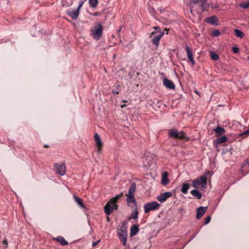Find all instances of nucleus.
Returning a JSON list of instances; mask_svg holds the SVG:
<instances>
[{
	"mask_svg": "<svg viewBox=\"0 0 249 249\" xmlns=\"http://www.w3.org/2000/svg\"><path fill=\"white\" fill-rule=\"evenodd\" d=\"M122 196L123 193H121L120 194L111 198L107 203L104 207L105 212L107 215H110L114 209H117L118 205L116 204V203L121 198Z\"/></svg>",
	"mask_w": 249,
	"mask_h": 249,
	"instance_id": "nucleus-1",
	"label": "nucleus"
},
{
	"mask_svg": "<svg viewBox=\"0 0 249 249\" xmlns=\"http://www.w3.org/2000/svg\"><path fill=\"white\" fill-rule=\"evenodd\" d=\"M118 237L124 246L126 245L127 239V228L124 225H123L117 231Z\"/></svg>",
	"mask_w": 249,
	"mask_h": 249,
	"instance_id": "nucleus-2",
	"label": "nucleus"
},
{
	"mask_svg": "<svg viewBox=\"0 0 249 249\" xmlns=\"http://www.w3.org/2000/svg\"><path fill=\"white\" fill-rule=\"evenodd\" d=\"M103 34V27L101 23L94 26L90 29V36L96 40H99Z\"/></svg>",
	"mask_w": 249,
	"mask_h": 249,
	"instance_id": "nucleus-3",
	"label": "nucleus"
},
{
	"mask_svg": "<svg viewBox=\"0 0 249 249\" xmlns=\"http://www.w3.org/2000/svg\"><path fill=\"white\" fill-rule=\"evenodd\" d=\"M199 185L205 188L207 186V178L205 176H201L199 178L194 179L192 181V186L197 188Z\"/></svg>",
	"mask_w": 249,
	"mask_h": 249,
	"instance_id": "nucleus-4",
	"label": "nucleus"
},
{
	"mask_svg": "<svg viewBox=\"0 0 249 249\" xmlns=\"http://www.w3.org/2000/svg\"><path fill=\"white\" fill-rule=\"evenodd\" d=\"M160 204L157 202L152 201L145 203L143 206L145 213H148L150 211L158 210Z\"/></svg>",
	"mask_w": 249,
	"mask_h": 249,
	"instance_id": "nucleus-5",
	"label": "nucleus"
},
{
	"mask_svg": "<svg viewBox=\"0 0 249 249\" xmlns=\"http://www.w3.org/2000/svg\"><path fill=\"white\" fill-rule=\"evenodd\" d=\"M83 3L84 2L83 1H80L78 7L76 9L73 11L69 10L67 11V14L69 17H70L72 19H76L79 14V10L81 7L82 6Z\"/></svg>",
	"mask_w": 249,
	"mask_h": 249,
	"instance_id": "nucleus-6",
	"label": "nucleus"
},
{
	"mask_svg": "<svg viewBox=\"0 0 249 249\" xmlns=\"http://www.w3.org/2000/svg\"><path fill=\"white\" fill-rule=\"evenodd\" d=\"M169 136L173 138H178L180 139H185L186 136L183 131L178 132L176 129H171L169 131Z\"/></svg>",
	"mask_w": 249,
	"mask_h": 249,
	"instance_id": "nucleus-7",
	"label": "nucleus"
},
{
	"mask_svg": "<svg viewBox=\"0 0 249 249\" xmlns=\"http://www.w3.org/2000/svg\"><path fill=\"white\" fill-rule=\"evenodd\" d=\"M54 168L57 173L61 176H63L66 173L65 165L63 163H55L54 164Z\"/></svg>",
	"mask_w": 249,
	"mask_h": 249,
	"instance_id": "nucleus-8",
	"label": "nucleus"
},
{
	"mask_svg": "<svg viewBox=\"0 0 249 249\" xmlns=\"http://www.w3.org/2000/svg\"><path fill=\"white\" fill-rule=\"evenodd\" d=\"M171 192H167L160 194L157 196V199L159 201L162 203L165 201L168 198L172 196Z\"/></svg>",
	"mask_w": 249,
	"mask_h": 249,
	"instance_id": "nucleus-9",
	"label": "nucleus"
},
{
	"mask_svg": "<svg viewBox=\"0 0 249 249\" xmlns=\"http://www.w3.org/2000/svg\"><path fill=\"white\" fill-rule=\"evenodd\" d=\"M94 139L96 146L97 147V152L98 154H100L102 152L101 148L102 147L103 143L99 135L98 134L96 133L95 134Z\"/></svg>",
	"mask_w": 249,
	"mask_h": 249,
	"instance_id": "nucleus-10",
	"label": "nucleus"
},
{
	"mask_svg": "<svg viewBox=\"0 0 249 249\" xmlns=\"http://www.w3.org/2000/svg\"><path fill=\"white\" fill-rule=\"evenodd\" d=\"M163 84L166 88L170 89H175L176 87L174 83L166 78L163 79Z\"/></svg>",
	"mask_w": 249,
	"mask_h": 249,
	"instance_id": "nucleus-11",
	"label": "nucleus"
},
{
	"mask_svg": "<svg viewBox=\"0 0 249 249\" xmlns=\"http://www.w3.org/2000/svg\"><path fill=\"white\" fill-rule=\"evenodd\" d=\"M164 34V32L163 31H160V33L156 35L152 39V43L154 44L156 47H158L159 45V42L161 38L163 36Z\"/></svg>",
	"mask_w": 249,
	"mask_h": 249,
	"instance_id": "nucleus-12",
	"label": "nucleus"
},
{
	"mask_svg": "<svg viewBox=\"0 0 249 249\" xmlns=\"http://www.w3.org/2000/svg\"><path fill=\"white\" fill-rule=\"evenodd\" d=\"M126 202L128 206L132 208H136L137 207V201L135 197H127Z\"/></svg>",
	"mask_w": 249,
	"mask_h": 249,
	"instance_id": "nucleus-13",
	"label": "nucleus"
},
{
	"mask_svg": "<svg viewBox=\"0 0 249 249\" xmlns=\"http://www.w3.org/2000/svg\"><path fill=\"white\" fill-rule=\"evenodd\" d=\"M185 50L186 51L187 57H188V59L191 61V62L193 65H195V61L194 59L193 55V53H192L191 49L190 48V47L188 46H186Z\"/></svg>",
	"mask_w": 249,
	"mask_h": 249,
	"instance_id": "nucleus-14",
	"label": "nucleus"
},
{
	"mask_svg": "<svg viewBox=\"0 0 249 249\" xmlns=\"http://www.w3.org/2000/svg\"><path fill=\"white\" fill-rule=\"evenodd\" d=\"M207 210V207H200L197 209L196 218L200 219L206 213Z\"/></svg>",
	"mask_w": 249,
	"mask_h": 249,
	"instance_id": "nucleus-15",
	"label": "nucleus"
},
{
	"mask_svg": "<svg viewBox=\"0 0 249 249\" xmlns=\"http://www.w3.org/2000/svg\"><path fill=\"white\" fill-rule=\"evenodd\" d=\"M198 5L200 7L201 12L207 10L210 6L206 0H200Z\"/></svg>",
	"mask_w": 249,
	"mask_h": 249,
	"instance_id": "nucleus-16",
	"label": "nucleus"
},
{
	"mask_svg": "<svg viewBox=\"0 0 249 249\" xmlns=\"http://www.w3.org/2000/svg\"><path fill=\"white\" fill-rule=\"evenodd\" d=\"M161 183L163 185H166L169 183V180L168 178V173L167 172H164L161 177Z\"/></svg>",
	"mask_w": 249,
	"mask_h": 249,
	"instance_id": "nucleus-17",
	"label": "nucleus"
},
{
	"mask_svg": "<svg viewBox=\"0 0 249 249\" xmlns=\"http://www.w3.org/2000/svg\"><path fill=\"white\" fill-rule=\"evenodd\" d=\"M200 0H191L190 3V12L193 14L195 11V6L196 4L198 5Z\"/></svg>",
	"mask_w": 249,
	"mask_h": 249,
	"instance_id": "nucleus-18",
	"label": "nucleus"
},
{
	"mask_svg": "<svg viewBox=\"0 0 249 249\" xmlns=\"http://www.w3.org/2000/svg\"><path fill=\"white\" fill-rule=\"evenodd\" d=\"M205 21L206 22L212 24H216L218 19L215 16H212L206 18Z\"/></svg>",
	"mask_w": 249,
	"mask_h": 249,
	"instance_id": "nucleus-19",
	"label": "nucleus"
},
{
	"mask_svg": "<svg viewBox=\"0 0 249 249\" xmlns=\"http://www.w3.org/2000/svg\"><path fill=\"white\" fill-rule=\"evenodd\" d=\"M139 229L138 226L134 225L131 227L130 236H133L136 235L139 231Z\"/></svg>",
	"mask_w": 249,
	"mask_h": 249,
	"instance_id": "nucleus-20",
	"label": "nucleus"
},
{
	"mask_svg": "<svg viewBox=\"0 0 249 249\" xmlns=\"http://www.w3.org/2000/svg\"><path fill=\"white\" fill-rule=\"evenodd\" d=\"M191 194L192 195L199 199L202 197V194L200 192H199L197 190L195 189L191 191Z\"/></svg>",
	"mask_w": 249,
	"mask_h": 249,
	"instance_id": "nucleus-21",
	"label": "nucleus"
},
{
	"mask_svg": "<svg viewBox=\"0 0 249 249\" xmlns=\"http://www.w3.org/2000/svg\"><path fill=\"white\" fill-rule=\"evenodd\" d=\"M54 239L59 242L62 246H66L68 244V242L62 236H58L57 237L54 238Z\"/></svg>",
	"mask_w": 249,
	"mask_h": 249,
	"instance_id": "nucleus-22",
	"label": "nucleus"
},
{
	"mask_svg": "<svg viewBox=\"0 0 249 249\" xmlns=\"http://www.w3.org/2000/svg\"><path fill=\"white\" fill-rule=\"evenodd\" d=\"M189 187L190 185L188 183H183L181 188V192L184 194H187L188 190L189 189Z\"/></svg>",
	"mask_w": 249,
	"mask_h": 249,
	"instance_id": "nucleus-23",
	"label": "nucleus"
},
{
	"mask_svg": "<svg viewBox=\"0 0 249 249\" xmlns=\"http://www.w3.org/2000/svg\"><path fill=\"white\" fill-rule=\"evenodd\" d=\"M214 131L216 132L217 136H220V135H221L222 134L225 132V130L223 128L219 126H217L215 129H214Z\"/></svg>",
	"mask_w": 249,
	"mask_h": 249,
	"instance_id": "nucleus-24",
	"label": "nucleus"
},
{
	"mask_svg": "<svg viewBox=\"0 0 249 249\" xmlns=\"http://www.w3.org/2000/svg\"><path fill=\"white\" fill-rule=\"evenodd\" d=\"M74 199L75 201L79 205L81 208H85V206L82 202V199L75 196H74Z\"/></svg>",
	"mask_w": 249,
	"mask_h": 249,
	"instance_id": "nucleus-25",
	"label": "nucleus"
},
{
	"mask_svg": "<svg viewBox=\"0 0 249 249\" xmlns=\"http://www.w3.org/2000/svg\"><path fill=\"white\" fill-rule=\"evenodd\" d=\"M234 32L237 37H238L240 38H242L245 36V34L243 32L238 29H235L234 30Z\"/></svg>",
	"mask_w": 249,
	"mask_h": 249,
	"instance_id": "nucleus-26",
	"label": "nucleus"
},
{
	"mask_svg": "<svg viewBox=\"0 0 249 249\" xmlns=\"http://www.w3.org/2000/svg\"><path fill=\"white\" fill-rule=\"evenodd\" d=\"M138 216V211L137 210V207L134 208V210L132 211L131 214V217L133 219H137Z\"/></svg>",
	"mask_w": 249,
	"mask_h": 249,
	"instance_id": "nucleus-27",
	"label": "nucleus"
},
{
	"mask_svg": "<svg viewBox=\"0 0 249 249\" xmlns=\"http://www.w3.org/2000/svg\"><path fill=\"white\" fill-rule=\"evenodd\" d=\"M227 140V137L226 136H222L221 137L217 139L216 140V142L217 143H222L225 142Z\"/></svg>",
	"mask_w": 249,
	"mask_h": 249,
	"instance_id": "nucleus-28",
	"label": "nucleus"
},
{
	"mask_svg": "<svg viewBox=\"0 0 249 249\" xmlns=\"http://www.w3.org/2000/svg\"><path fill=\"white\" fill-rule=\"evenodd\" d=\"M136 191V185L135 184H132L128 190V193H134Z\"/></svg>",
	"mask_w": 249,
	"mask_h": 249,
	"instance_id": "nucleus-29",
	"label": "nucleus"
},
{
	"mask_svg": "<svg viewBox=\"0 0 249 249\" xmlns=\"http://www.w3.org/2000/svg\"><path fill=\"white\" fill-rule=\"evenodd\" d=\"M211 57L213 60H217L219 58L218 55L214 52L211 53Z\"/></svg>",
	"mask_w": 249,
	"mask_h": 249,
	"instance_id": "nucleus-30",
	"label": "nucleus"
},
{
	"mask_svg": "<svg viewBox=\"0 0 249 249\" xmlns=\"http://www.w3.org/2000/svg\"><path fill=\"white\" fill-rule=\"evenodd\" d=\"M90 5L92 7H95L98 3L97 0H89Z\"/></svg>",
	"mask_w": 249,
	"mask_h": 249,
	"instance_id": "nucleus-31",
	"label": "nucleus"
},
{
	"mask_svg": "<svg viewBox=\"0 0 249 249\" xmlns=\"http://www.w3.org/2000/svg\"><path fill=\"white\" fill-rule=\"evenodd\" d=\"M239 6L244 9L249 8V1L240 3Z\"/></svg>",
	"mask_w": 249,
	"mask_h": 249,
	"instance_id": "nucleus-32",
	"label": "nucleus"
},
{
	"mask_svg": "<svg viewBox=\"0 0 249 249\" xmlns=\"http://www.w3.org/2000/svg\"><path fill=\"white\" fill-rule=\"evenodd\" d=\"M154 29L155 30V32H153L151 33L150 37H151L152 36H153L154 34L157 33H160V32L161 31L160 28L158 26H155L154 27Z\"/></svg>",
	"mask_w": 249,
	"mask_h": 249,
	"instance_id": "nucleus-33",
	"label": "nucleus"
},
{
	"mask_svg": "<svg viewBox=\"0 0 249 249\" xmlns=\"http://www.w3.org/2000/svg\"><path fill=\"white\" fill-rule=\"evenodd\" d=\"M220 35V33L218 30H214L213 32V35L214 36H218Z\"/></svg>",
	"mask_w": 249,
	"mask_h": 249,
	"instance_id": "nucleus-34",
	"label": "nucleus"
},
{
	"mask_svg": "<svg viewBox=\"0 0 249 249\" xmlns=\"http://www.w3.org/2000/svg\"><path fill=\"white\" fill-rule=\"evenodd\" d=\"M232 50L234 53H238L239 51V48L236 47H232Z\"/></svg>",
	"mask_w": 249,
	"mask_h": 249,
	"instance_id": "nucleus-35",
	"label": "nucleus"
},
{
	"mask_svg": "<svg viewBox=\"0 0 249 249\" xmlns=\"http://www.w3.org/2000/svg\"><path fill=\"white\" fill-rule=\"evenodd\" d=\"M211 217L210 216H207L206 218V219H205V224H208L210 220H211Z\"/></svg>",
	"mask_w": 249,
	"mask_h": 249,
	"instance_id": "nucleus-36",
	"label": "nucleus"
},
{
	"mask_svg": "<svg viewBox=\"0 0 249 249\" xmlns=\"http://www.w3.org/2000/svg\"><path fill=\"white\" fill-rule=\"evenodd\" d=\"M127 197H134V193H128V194L126 195Z\"/></svg>",
	"mask_w": 249,
	"mask_h": 249,
	"instance_id": "nucleus-37",
	"label": "nucleus"
},
{
	"mask_svg": "<svg viewBox=\"0 0 249 249\" xmlns=\"http://www.w3.org/2000/svg\"><path fill=\"white\" fill-rule=\"evenodd\" d=\"M2 244H3V245H5L6 248L8 245L7 240L6 239H4L2 242Z\"/></svg>",
	"mask_w": 249,
	"mask_h": 249,
	"instance_id": "nucleus-38",
	"label": "nucleus"
},
{
	"mask_svg": "<svg viewBox=\"0 0 249 249\" xmlns=\"http://www.w3.org/2000/svg\"><path fill=\"white\" fill-rule=\"evenodd\" d=\"M99 241H97V242H93V243H92V246H93V247H95V246H96L97 245V244L99 243Z\"/></svg>",
	"mask_w": 249,
	"mask_h": 249,
	"instance_id": "nucleus-39",
	"label": "nucleus"
},
{
	"mask_svg": "<svg viewBox=\"0 0 249 249\" xmlns=\"http://www.w3.org/2000/svg\"><path fill=\"white\" fill-rule=\"evenodd\" d=\"M112 92H113V93L114 94H118L119 93V91H115V90H113Z\"/></svg>",
	"mask_w": 249,
	"mask_h": 249,
	"instance_id": "nucleus-40",
	"label": "nucleus"
},
{
	"mask_svg": "<svg viewBox=\"0 0 249 249\" xmlns=\"http://www.w3.org/2000/svg\"><path fill=\"white\" fill-rule=\"evenodd\" d=\"M246 162L248 164H249V158L247 159Z\"/></svg>",
	"mask_w": 249,
	"mask_h": 249,
	"instance_id": "nucleus-41",
	"label": "nucleus"
},
{
	"mask_svg": "<svg viewBox=\"0 0 249 249\" xmlns=\"http://www.w3.org/2000/svg\"><path fill=\"white\" fill-rule=\"evenodd\" d=\"M124 106H125V105H121V107H122V108H123V107H124Z\"/></svg>",
	"mask_w": 249,
	"mask_h": 249,
	"instance_id": "nucleus-42",
	"label": "nucleus"
},
{
	"mask_svg": "<svg viewBox=\"0 0 249 249\" xmlns=\"http://www.w3.org/2000/svg\"><path fill=\"white\" fill-rule=\"evenodd\" d=\"M165 30L168 31V30L167 29H165Z\"/></svg>",
	"mask_w": 249,
	"mask_h": 249,
	"instance_id": "nucleus-43",
	"label": "nucleus"
},
{
	"mask_svg": "<svg viewBox=\"0 0 249 249\" xmlns=\"http://www.w3.org/2000/svg\"><path fill=\"white\" fill-rule=\"evenodd\" d=\"M248 59L249 60V56L248 57Z\"/></svg>",
	"mask_w": 249,
	"mask_h": 249,
	"instance_id": "nucleus-44",
	"label": "nucleus"
}]
</instances>
